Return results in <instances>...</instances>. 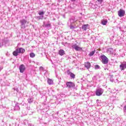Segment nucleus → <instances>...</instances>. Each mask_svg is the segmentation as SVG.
I'll list each match as a JSON object with an SVG mask.
<instances>
[{
	"label": "nucleus",
	"mask_w": 126,
	"mask_h": 126,
	"mask_svg": "<svg viewBox=\"0 0 126 126\" xmlns=\"http://www.w3.org/2000/svg\"><path fill=\"white\" fill-rule=\"evenodd\" d=\"M35 18L36 19H37V20H40V19H43V18H44V16H37Z\"/></svg>",
	"instance_id": "19"
},
{
	"label": "nucleus",
	"mask_w": 126,
	"mask_h": 126,
	"mask_svg": "<svg viewBox=\"0 0 126 126\" xmlns=\"http://www.w3.org/2000/svg\"><path fill=\"white\" fill-rule=\"evenodd\" d=\"M120 68L121 70H125L126 68V62H124L120 65Z\"/></svg>",
	"instance_id": "7"
},
{
	"label": "nucleus",
	"mask_w": 126,
	"mask_h": 126,
	"mask_svg": "<svg viewBox=\"0 0 126 126\" xmlns=\"http://www.w3.org/2000/svg\"><path fill=\"white\" fill-rule=\"evenodd\" d=\"M70 20V21H72V20L74 21V19L71 18Z\"/></svg>",
	"instance_id": "31"
},
{
	"label": "nucleus",
	"mask_w": 126,
	"mask_h": 126,
	"mask_svg": "<svg viewBox=\"0 0 126 126\" xmlns=\"http://www.w3.org/2000/svg\"><path fill=\"white\" fill-rule=\"evenodd\" d=\"M30 57L31 58H35V54L34 53H31L30 54Z\"/></svg>",
	"instance_id": "23"
},
{
	"label": "nucleus",
	"mask_w": 126,
	"mask_h": 126,
	"mask_svg": "<svg viewBox=\"0 0 126 126\" xmlns=\"http://www.w3.org/2000/svg\"><path fill=\"white\" fill-rule=\"evenodd\" d=\"M28 101L30 104H31L33 102V97L30 98L28 99Z\"/></svg>",
	"instance_id": "22"
},
{
	"label": "nucleus",
	"mask_w": 126,
	"mask_h": 126,
	"mask_svg": "<svg viewBox=\"0 0 126 126\" xmlns=\"http://www.w3.org/2000/svg\"><path fill=\"white\" fill-rule=\"evenodd\" d=\"M17 51H18L19 54H23L25 53V49L23 48H17Z\"/></svg>",
	"instance_id": "10"
},
{
	"label": "nucleus",
	"mask_w": 126,
	"mask_h": 126,
	"mask_svg": "<svg viewBox=\"0 0 126 126\" xmlns=\"http://www.w3.org/2000/svg\"><path fill=\"white\" fill-rule=\"evenodd\" d=\"M21 29H25L27 27V24H29V21H27L25 19H22L20 20Z\"/></svg>",
	"instance_id": "1"
},
{
	"label": "nucleus",
	"mask_w": 126,
	"mask_h": 126,
	"mask_svg": "<svg viewBox=\"0 0 126 126\" xmlns=\"http://www.w3.org/2000/svg\"><path fill=\"white\" fill-rule=\"evenodd\" d=\"M15 110H16V111H18L19 110H20V107H19V106L17 104H16L14 107Z\"/></svg>",
	"instance_id": "18"
},
{
	"label": "nucleus",
	"mask_w": 126,
	"mask_h": 126,
	"mask_svg": "<svg viewBox=\"0 0 126 126\" xmlns=\"http://www.w3.org/2000/svg\"><path fill=\"white\" fill-rule=\"evenodd\" d=\"M125 13L126 12H125V10L122 9H120L118 12V14L120 17H123V16H125Z\"/></svg>",
	"instance_id": "6"
},
{
	"label": "nucleus",
	"mask_w": 126,
	"mask_h": 126,
	"mask_svg": "<svg viewBox=\"0 0 126 126\" xmlns=\"http://www.w3.org/2000/svg\"><path fill=\"white\" fill-rule=\"evenodd\" d=\"M98 102H99V99L96 100V102L98 103Z\"/></svg>",
	"instance_id": "32"
},
{
	"label": "nucleus",
	"mask_w": 126,
	"mask_h": 126,
	"mask_svg": "<svg viewBox=\"0 0 126 126\" xmlns=\"http://www.w3.org/2000/svg\"><path fill=\"white\" fill-rule=\"evenodd\" d=\"M101 62L103 64H107L109 63V59L106 56L103 55L100 56Z\"/></svg>",
	"instance_id": "2"
},
{
	"label": "nucleus",
	"mask_w": 126,
	"mask_h": 126,
	"mask_svg": "<svg viewBox=\"0 0 126 126\" xmlns=\"http://www.w3.org/2000/svg\"><path fill=\"white\" fill-rule=\"evenodd\" d=\"M71 0L72 1H75V0Z\"/></svg>",
	"instance_id": "34"
},
{
	"label": "nucleus",
	"mask_w": 126,
	"mask_h": 126,
	"mask_svg": "<svg viewBox=\"0 0 126 126\" xmlns=\"http://www.w3.org/2000/svg\"><path fill=\"white\" fill-rule=\"evenodd\" d=\"M24 125H26L27 124H28V121H27L26 120H24Z\"/></svg>",
	"instance_id": "28"
},
{
	"label": "nucleus",
	"mask_w": 126,
	"mask_h": 126,
	"mask_svg": "<svg viewBox=\"0 0 126 126\" xmlns=\"http://www.w3.org/2000/svg\"><path fill=\"white\" fill-rule=\"evenodd\" d=\"M1 47V44L0 43V47Z\"/></svg>",
	"instance_id": "35"
},
{
	"label": "nucleus",
	"mask_w": 126,
	"mask_h": 126,
	"mask_svg": "<svg viewBox=\"0 0 126 126\" xmlns=\"http://www.w3.org/2000/svg\"><path fill=\"white\" fill-rule=\"evenodd\" d=\"M70 28L71 29H73V27H71Z\"/></svg>",
	"instance_id": "33"
},
{
	"label": "nucleus",
	"mask_w": 126,
	"mask_h": 126,
	"mask_svg": "<svg viewBox=\"0 0 126 126\" xmlns=\"http://www.w3.org/2000/svg\"><path fill=\"white\" fill-rule=\"evenodd\" d=\"M71 47L72 48V49H74V50H75V51H81L82 48L78 46L77 45V44L74 43V44H72L71 45Z\"/></svg>",
	"instance_id": "4"
},
{
	"label": "nucleus",
	"mask_w": 126,
	"mask_h": 126,
	"mask_svg": "<svg viewBox=\"0 0 126 126\" xmlns=\"http://www.w3.org/2000/svg\"><path fill=\"white\" fill-rule=\"evenodd\" d=\"M29 126H34V125H33L32 124L30 123L28 124Z\"/></svg>",
	"instance_id": "30"
},
{
	"label": "nucleus",
	"mask_w": 126,
	"mask_h": 126,
	"mask_svg": "<svg viewBox=\"0 0 126 126\" xmlns=\"http://www.w3.org/2000/svg\"><path fill=\"white\" fill-rule=\"evenodd\" d=\"M89 26V25L88 24L83 25L82 26V29H83L84 31H86V30H87V28Z\"/></svg>",
	"instance_id": "12"
},
{
	"label": "nucleus",
	"mask_w": 126,
	"mask_h": 126,
	"mask_svg": "<svg viewBox=\"0 0 126 126\" xmlns=\"http://www.w3.org/2000/svg\"><path fill=\"white\" fill-rule=\"evenodd\" d=\"M104 0H97L98 2H99V3H102L103 2V1Z\"/></svg>",
	"instance_id": "29"
},
{
	"label": "nucleus",
	"mask_w": 126,
	"mask_h": 126,
	"mask_svg": "<svg viewBox=\"0 0 126 126\" xmlns=\"http://www.w3.org/2000/svg\"><path fill=\"white\" fill-rule=\"evenodd\" d=\"M45 27L47 28H50L51 27V24H46L45 25Z\"/></svg>",
	"instance_id": "25"
},
{
	"label": "nucleus",
	"mask_w": 126,
	"mask_h": 126,
	"mask_svg": "<svg viewBox=\"0 0 126 126\" xmlns=\"http://www.w3.org/2000/svg\"><path fill=\"white\" fill-rule=\"evenodd\" d=\"M59 55L60 56H63L64 55V51L63 49H60L59 51Z\"/></svg>",
	"instance_id": "13"
},
{
	"label": "nucleus",
	"mask_w": 126,
	"mask_h": 126,
	"mask_svg": "<svg viewBox=\"0 0 126 126\" xmlns=\"http://www.w3.org/2000/svg\"><path fill=\"white\" fill-rule=\"evenodd\" d=\"M104 93V90L102 88L98 89L96 90L95 95L96 96H101L102 94Z\"/></svg>",
	"instance_id": "3"
},
{
	"label": "nucleus",
	"mask_w": 126,
	"mask_h": 126,
	"mask_svg": "<svg viewBox=\"0 0 126 126\" xmlns=\"http://www.w3.org/2000/svg\"><path fill=\"white\" fill-rule=\"evenodd\" d=\"M39 70L40 71H44V70H45V69L43 66H40L39 67Z\"/></svg>",
	"instance_id": "24"
},
{
	"label": "nucleus",
	"mask_w": 126,
	"mask_h": 126,
	"mask_svg": "<svg viewBox=\"0 0 126 126\" xmlns=\"http://www.w3.org/2000/svg\"><path fill=\"white\" fill-rule=\"evenodd\" d=\"M26 68H25V65L24 64H21L20 65L19 67V70H20V72L21 73H23L24 71H25Z\"/></svg>",
	"instance_id": "9"
},
{
	"label": "nucleus",
	"mask_w": 126,
	"mask_h": 126,
	"mask_svg": "<svg viewBox=\"0 0 126 126\" xmlns=\"http://www.w3.org/2000/svg\"><path fill=\"white\" fill-rule=\"evenodd\" d=\"M67 75H69L71 79H74L75 78V74H74L73 73L71 72L70 70H68L67 71Z\"/></svg>",
	"instance_id": "5"
},
{
	"label": "nucleus",
	"mask_w": 126,
	"mask_h": 126,
	"mask_svg": "<svg viewBox=\"0 0 126 126\" xmlns=\"http://www.w3.org/2000/svg\"><path fill=\"white\" fill-rule=\"evenodd\" d=\"M115 82H117V81H115Z\"/></svg>",
	"instance_id": "36"
},
{
	"label": "nucleus",
	"mask_w": 126,
	"mask_h": 126,
	"mask_svg": "<svg viewBox=\"0 0 126 126\" xmlns=\"http://www.w3.org/2000/svg\"><path fill=\"white\" fill-rule=\"evenodd\" d=\"M107 23H108V20H102L101 21V24L102 25H106Z\"/></svg>",
	"instance_id": "17"
},
{
	"label": "nucleus",
	"mask_w": 126,
	"mask_h": 126,
	"mask_svg": "<svg viewBox=\"0 0 126 126\" xmlns=\"http://www.w3.org/2000/svg\"><path fill=\"white\" fill-rule=\"evenodd\" d=\"M39 15H40V16H44V14H45V12L44 11H39L38 12Z\"/></svg>",
	"instance_id": "21"
},
{
	"label": "nucleus",
	"mask_w": 126,
	"mask_h": 126,
	"mask_svg": "<svg viewBox=\"0 0 126 126\" xmlns=\"http://www.w3.org/2000/svg\"><path fill=\"white\" fill-rule=\"evenodd\" d=\"M18 54H19V53L18 52V51H17V49L13 52V56H15V57H17Z\"/></svg>",
	"instance_id": "15"
},
{
	"label": "nucleus",
	"mask_w": 126,
	"mask_h": 126,
	"mask_svg": "<svg viewBox=\"0 0 126 126\" xmlns=\"http://www.w3.org/2000/svg\"><path fill=\"white\" fill-rule=\"evenodd\" d=\"M98 78H100V77L98 75H96L93 77V80L94 81H96L98 80Z\"/></svg>",
	"instance_id": "16"
},
{
	"label": "nucleus",
	"mask_w": 126,
	"mask_h": 126,
	"mask_svg": "<svg viewBox=\"0 0 126 126\" xmlns=\"http://www.w3.org/2000/svg\"><path fill=\"white\" fill-rule=\"evenodd\" d=\"M47 83H48V84H49V85H52V84L54 83V82L53 80L50 78H48Z\"/></svg>",
	"instance_id": "14"
},
{
	"label": "nucleus",
	"mask_w": 126,
	"mask_h": 126,
	"mask_svg": "<svg viewBox=\"0 0 126 126\" xmlns=\"http://www.w3.org/2000/svg\"><path fill=\"white\" fill-rule=\"evenodd\" d=\"M66 85L68 88H72V87H74L75 85L72 82H68L66 83Z\"/></svg>",
	"instance_id": "8"
},
{
	"label": "nucleus",
	"mask_w": 126,
	"mask_h": 126,
	"mask_svg": "<svg viewBox=\"0 0 126 126\" xmlns=\"http://www.w3.org/2000/svg\"><path fill=\"white\" fill-rule=\"evenodd\" d=\"M85 66L87 69H89L91 67V64L89 62H86L85 63Z\"/></svg>",
	"instance_id": "11"
},
{
	"label": "nucleus",
	"mask_w": 126,
	"mask_h": 126,
	"mask_svg": "<svg viewBox=\"0 0 126 126\" xmlns=\"http://www.w3.org/2000/svg\"><path fill=\"white\" fill-rule=\"evenodd\" d=\"M99 68H100V66H99V65H95L94 66L95 69H99Z\"/></svg>",
	"instance_id": "26"
},
{
	"label": "nucleus",
	"mask_w": 126,
	"mask_h": 126,
	"mask_svg": "<svg viewBox=\"0 0 126 126\" xmlns=\"http://www.w3.org/2000/svg\"><path fill=\"white\" fill-rule=\"evenodd\" d=\"M110 81H111V82H114V79H113V76H111Z\"/></svg>",
	"instance_id": "27"
},
{
	"label": "nucleus",
	"mask_w": 126,
	"mask_h": 126,
	"mask_svg": "<svg viewBox=\"0 0 126 126\" xmlns=\"http://www.w3.org/2000/svg\"><path fill=\"white\" fill-rule=\"evenodd\" d=\"M95 52H96V51L94 50L90 52V54H89V56L92 57V56H94V54H95Z\"/></svg>",
	"instance_id": "20"
}]
</instances>
